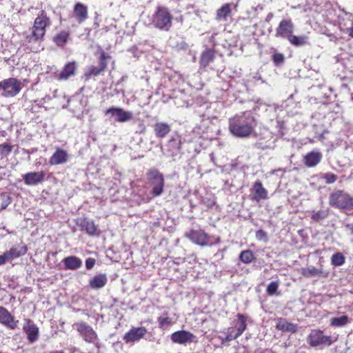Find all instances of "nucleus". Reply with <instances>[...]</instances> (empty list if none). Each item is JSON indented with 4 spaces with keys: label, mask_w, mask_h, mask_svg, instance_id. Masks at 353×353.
I'll return each instance as SVG.
<instances>
[{
    "label": "nucleus",
    "mask_w": 353,
    "mask_h": 353,
    "mask_svg": "<svg viewBox=\"0 0 353 353\" xmlns=\"http://www.w3.org/2000/svg\"><path fill=\"white\" fill-rule=\"evenodd\" d=\"M256 125L255 119L250 112L236 115L229 121V129L236 137H248Z\"/></svg>",
    "instance_id": "f257e3e1"
},
{
    "label": "nucleus",
    "mask_w": 353,
    "mask_h": 353,
    "mask_svg": "<svg viewBox=\"0 0 353 353\" xmlns=\"http://www.w3.org/2000/svg\"><path fill=\"white\" fill-rule=\"evenodd\" d=\"M237 321L234 326L229 327L219 332L218 339L222 345L230 342L239 337L247 328L246 317L241 314H237Z\"/></svg>",
    "instance_id": "f03ea898"
},
{
    "label": "nucleus",
    "mask_w": 353,
    "mask_h": 353,
    "mask_svg": "<svg viewBox=\"0 0 353 353\" xmlns=\"http://www.w3.org/2000/svg\"><path fill=\"white\" fill-rule=\"evenodd\" d=\"M50 25V19L45 11L42 10L34 19L32 32L26 36L28 43L41 40L46 33V28Z\"/></svg>",
    "instance_id": "7ed1b4c3"
},
{
    "label": "nucleus",
    "mask_w": 353,
    "mask_h": 353,
    "mask_svg": "<svg viewBox=\"0 0 353 353\" xmlns=\"http://www.w3.org/2000/svg\"><path fill=\"white\" fill-rule=\"evenodd\" d=\"M329 205L340 210H353V197L342 190H337L329 196Z\"/></svg>",
    "instance_id": "20e7f679"
},
{
    "label": "nucleus",
    "mask_w": 353,
    "mask_h": 353,
    "mask_svg": "<svg viewBox=\"0 0 353 353\" xmlns=\"http://www.w3.org/2000/svg\"><path fill=\"white\" fill-rule=\"evenodd\" d=\"M148 183L152 188L151 194L154 196H161L164 192L165 179L163 173L157 168H151L146 173Z\"/></svg>",
    "instance_id": "39448f33"
},
{
    "label": "nucleus",
    "mask_w": 353,
    "mask_h": 353,
    "mask_svg": "<svg viewBox=\"0 0 353 353\" xmlns=\"http://www.w3.org/2000/svg\"><path fill=\"white\" fill-rule=\"evenodd\" d=\"M172 16L168 8L159 6L153 15L154 26L162 30H168L172 26Z\"/></svg>",
    "instance_id": "423d86ee"
},
{
    "label": "nucleus",
    "mask_w": 353,
    "mask_h": 353,
    "mask_svg": "<svg viewBox=\"0 0 353 353\" xmlns=\"http://www.w3.org/2000/svg\"><path fill=\"white\" fill-rule=\"evenodd\" d=\"M185 236L192 243L200 246H212L220 242V238L216 237L215 241H212V236H209L203 230H191L185 233Z\"/></svg>",
    "instance_id": "0eeeda50"
},
{
    "label": "nucleus",
    "mask_w": 353,
    "mask_h": 353,
    "mask_svg": "<svg viewBox=\"0 0 353 353\" xmlns=\"http://www.w3.org/2000/svg\"><path fill=\"white\" fill-rule=\"evenodd\" d=\"M335 341L331 336L325 335L322 330L318 329L312 330L307 337L308 344L312 347L330 346Z\"/></svg>",
    "instance_id": "6e6552de"
},
{
    "label": "nucleus",
    "mask_w": 353,
    "mask_h": 353,
    "mask_svg": "<svg viewBox=\"0 0 353 353\" xmlns=\"http://www.w3.org/2000/svg\"><path fill=\"white\" fill-rule=\"evenodd\" d=\"M75 328L83 339L90 343H95L98 341V336L91 326L84 322H77L74 324Z\"/></svg>",
    "instance_id": "1a4fd4ad"
},
{
    "label": "nucleus",
    "mask_w": 353,
    "mask_h": 353,
    "mask_svg": "<svg viewBox=\"0 0 353 353\" xmlns=\"http://www.w3.org/2000/svg\"><path fill=\"white\" fill-rule=\"evenodd\" d=\"M105 116L110 119L114 118L116 121L124 123L130 121L133 118V113L130 111H125L121 108L111 107L105 110Z\"/></svg>",
    "instance_id": "9d476101"
},
{
    "label": "nucleus",
    "mask_w": 353,
    "mask_h": 353,
    "mask_svg": "<svg viewBox=\"0 0 353 353\" xmlns=\"http://www.w3.org/2000/svg\"><path fill=\"white\" fill-rule=\"evenodd\" d=\"M21 90V83L15 78H9L3 80V92L2 96L4 97H13Z\"/></svg>",
    "instance_id": "9b49d317"
},
{
    "label": "nucleus",
    "mask_w": 353,
    "mask_h": 353,
    "mask_svg": "<svg viewBox=\"0 0 353 353\" xmlns=\"http://www.w3.org/2000/svg\"><path fill=\"white\" fill-rule=\"evenodd\" d=\"M148 330L145 327H132L123 336V340L126 343H134L143 339Z\"/></svg>",
    "instance_id": "f8f14e48"
},
{
    "label": "nucleus",
    "mask_w": 353,
    "mask_h": 353,
    "mask_svg": "<svg viewBox=\"0 0 353 353\" xmlns=\"http://www.w3.org/2000/svg\"><path fill=\"white\" fill-rule=\"evenodd\" d=\"M170 338L173 343L179 344H185L196 341V336L186 330L176 331L171 334Z\"/></svg>",
    "instance_id": "ddd939ff"
},
{
    "label": "nucleus",
    "mask_w": 353,
    "mask_h": 353,
    "mask_svg": "<svg viewBox=\"0 0 353 353\" xmlns=\"http://www.w3.org/2000/svg\"><path fill=\"white\" fill-rule=\"evenodd\" d=\"M294 30V24L290 19H283L276 30V36L288 39Z\"/></svg>",
    "instance_id": "4468645a"
},
{
    "label": "nucleus",
    "mask_w": 353,
    "mask_h": 353,
    "mask_svg": "<svg viewBox=\"0 0 353 353\" xmlns=\"http://www.w3.org/2000/svg\"><path fill=\"white\" fill-rule=\"evenodd\" d=\"M77 70V63L75 61L68 62L65 65L63 70L57 74L56 78L59 81L68 80L75 75Z\"/></svg>",
    "instance_id": "2eb2a0df"
},
{
    "label": "nucleus",
    "mask_w": 353,
    "mask_h": 353,
    "mask_svg": "<svg viewBox=\"0 0 353 353\" xmlns=\"http://www.w3.org/2000/svg\"><path fill=\"white\" fill-rule=\"evenodd\" d=\"M18 322L8 310H0V323L9 329L14 330L17 327Z\"/></svg>",
    "instance_id": "dca6fc26"
},
{
    "label": "nucleus",
    "mask_w": 353,
    "mask_h": 353,
    "mask_svg": "<svg viewBox=\"0 0 353 353\" xmlns=\"http://www.w3.org/2000/svg\"><path fill=\"white\" fill-rule=\"evenodd\" d=\"M77 224L81 228V230L85 231L89 235L95 234L97 230V226L95 225L94 222L88 218L78 219Z\"/></svg>",
    "instance_id": "f3484780"
},
{
    "label": "nucleus",
    "mask_w": 353,
    "mask_h": 353,
    "mask_svg": "<svg viewBox=\"0 0 353 353\" xmlns=\"http://www.w3.org/2000/svg\"><path fill=\"white\" fill-rule=\"evenodd\" d=\"M44 177L45 173L43 172H32L25 174L23 179L26 185H34L41 183Z\"/></svg>",
    "instance_id": "a211bd4d"
},
{
    "label": "nucleus",
    "mask_w": 353,
    "mask_h": 353,
    "mask_svg": "<svg viewBox=\"0 0 353 353\" xmlns=\"http://www.w3.org/2000/svg\"><path fill=\"white\" fill-rule=\"evenodd\" d=\"M276 329L283 332L295 333L297 332L298 325L288 321L286 319L283 318H279L276 319Z\"/></svg>",
    "instance_id": "6ab92c4d"
},
{
    "label": "nucleus",
    "mask_w": 353,
    "mask_h": 353,
    "mask_svg": "<svg viewBox=\"0 0 353 353\" xmlns=\"http://www.w3.org/2000/svg\"><path fill=\"white\" fill-rule=\"evenodd\" d=\"M323 155L319 151H312L306 154L304 157V163L308 168H312L319 164Z\"/></svg>",
    "instance_id": "aec40b11"
},
{
    "label": "nucleus",
    "mask_w": 353,
    "mask_h": 353,
    "mask_svg": "<svg viewBox=\"0 0 353 353\" xmlns=\"http://www.w3.org/2000/svg\"><path fill=\"white\" fill-rule=\"evenodd\" d=\"M253 190L254 194L252 199L256 201L265 200L268 199V191L263 188L262 183L260 181H256L253 185Z\"/></svg>",
    "instance_id": "412c9836"
},
{
    "label": "nucleus",
    "mask_w": 353,
    "mask_h": 353,
    "mask_svg": "<svg viewBox=\"0 0 353 353\" xmlns=\"http://www.w3.org/2000/svg\"><path fill=\"white\" fill-rule=\"evenodd\" d=\"M339 29L342 33H347L349 29L353 26L352 16L347 13L339 17L338 21Z\"/></svg>",
    "instance_id": "4be33fe9"
},
{
    "label": "nucleus",
    "mask_w": 353,
    "mask_h": 353,
    "mask_svg": "<svg viewBox=\"0 0 353 353\" xmlns=\"http://www.w3.org/2000/svg\"><path fill=\"white\" fill-rule=\"evenodd\" d=\"M74 14L79 23H82L88 19V8L81 3H77L74 7Z\"/></svg>",
    "instance_id": "5701e85b"
},
{
    "label": "nucleus",
    "mask_w": 353,
    "mask_h": 353,
    "mask_svg": "<svg viewBox=\"0 0 353 353\" xmlns=\"http://www.w3.org/2000/svg\"><path fill=\"white\" fill-rule=\"evenodd\" d=\"M68 153L62 149H57L50 157L49 163L51 165H59L64 163L68 160Z\"/></svg>",
    "instance_id": "b1692460"
},
{
    "label": "nucleus",
    "mask_w": 353,
    "mask_h": 353,
    "mask_svg": "<svg viewBox=\"0 0 353 353\" xmlns=\"http://www.w3.org/2000/svg\"><path fill=\"white\" fill-rule=\"evenodd\" d=\"M27 251L28 249L26 245H18L17 247L12 248L10 250L4 253L9 261L24 255Z\"/></svg>",
    "instance_id": "393cba45"
},
{
    "label": "nucleus",
    "mask_w": 353,
    "mask_h": 353,
    "mask_svg": "<svg viewBox=\"0 0 353 353\" xmlns=\"http://www.w3.org/2000/svg\"><path fill=\"white\" fill-rule=\"evenodd\" d=\"M62 262L66 270H77L82 265V261L76 256H69L64 258Z\"/></svg>",
    "instance_id": "a878e982"
},
{
    "label": "nucleus",
    "mask_w": 353,
    "mask_h": 353,
    "mask_svg": "<svg viewBox=\"0 0 353 353\" xmlns=\"http://www.w3.org/2000/svg\"><path fill=\"white\" fill-rule=\"evenodd\" d=\"M181 141L180 137L172 138L169 140L167 147L168 155L174 157L180 152Z\"/></svg>",
    "instance_id": "bb28decb"
},
{
    "label": "nucleus",
    "mask_w": 353,
    "mask_h": 353,
    "mask_svg": "<svg viewBox=\"0 0 353 353\" xmlns=\"http://www.w3.org/2000/svg\"><path fill=\"white\" fill-rule=\"evenodd\" d=\"M171 131L169 124L165 122H157L154 125V132L157 137L163 138Z\"/></svg>",
    "instance_id": "cd10ccee"
},
{
    "label": "nucleus",
    "mask_w": 353,
    "mask_h": 353,
    "mask_svg": "<svg viewBox=\"0 0 353 353\" xmlns=\"http://www.w3.org/2000/svg\"><path fill=\"white\" fill-rule=\"evenodd\" d=\"M108 279L105 274H99L90 279V286L93 289L102 288L105 285Z\"/></svg>",
    "instance_id": "c85d7f7f"
},
{
    "label": "nucleus",
    "mask_w": 353,
    "mask_h": 353,
    "mask_svg": "<svg viewBox=\"0 0 353 353\" xmlns=\"http://www.w3.org/2000/svg\"><path fill=\"white\" fill-rule=\"evenodd\" d=\"M27 338L29 342L33 343L37 340L39 336V329L34 324L28 325L25 329Z\"/></svg>",
    "instance_id": "c756f323"
},
{
    "label": "nucleus",
    "mask_w": 353,
    "mask_h": 353,
    "mask_svg": "<svg viewBox=\"0 0 353 353\" xmlns=\"http://www.w3.org/2000/svg\"><path fill=\"white\" fill-rule=\"evenodd\" d=\"M230 13V5L229 3L224 4L221 8L217 10L216 19L219 21H226Z\"/></svg>",
    "instance_id": "7c9ffc66"
},
{
    "label": "nucleus",
    "mask_w": 353,
    "mask_h": 353,
    "mask_svg": "<svg viewBox=\"0 0 353 353\" xmlns=\"http://www.w3.org/2000/svg\"><path fill=\"white\" fill-rule=\"evenodd\" d=\"M350 319L347 315H341L337 317H333L330 319V325L332 327H343L350 323Z\"/></svg>",
    "instance_id": "2f4dec72"
},
{
    "label": "nucleus",
    "mask_w": 353,
    "mask_h": 353,
    "mask_svg": "<svg viewBox=\"0 0 353 353\" xmlns=\"http://www.w3.org/2000/svg\"><path fill=\"white\" fill-rule=\"evenodd\" d=\"M214 54L212 50H205L201 57L200 63L203 67L208 66L214 59Z\"/></svg>",
    "instance_id": "473e14b6"
},
{
    "label": "nucleus",
    "mask_w": 353,
    "mask_h": 353,
    "mask_svg": "<svg viewBox=\"0 0 353 353\" xmlns=\"http://www.w3.org/2000/svg\"><path fill=\"white\" fill-rule=\"evenodd\" d=\"M307 39L305 35L297 37L292 34L288 40L293 46H302L307 43Z\"/></svg>",
    "instance_id": "72a5a7b5"
},
{
    "label": "nucleus",
    "mask_w": 353,
    "mask_h": 353,
    "mask_svg": "<svg viewBox=\"0 0 353 353\" xmlns=\"http://www.w3.org/2000/svg\"><path fill=\"white\" fill-rule=\"evenodd\" d=\"M69 38V33L65 31H62L54 37L53 41L58 46H63L68 41Z\"/></svg>",
    "instance_id": "f704fd0d"
},
{
    "label": "nucleus",
    "mask_w": 353,
    "mask_h": 353,
    "mask_svg": "<svg viewBox=\"0 0 353 353\" xmlns=\"http://www.w3.org/2000/svg\"><path fill=\"white\" fill-rule=\"evenodd\" d=\"M254 259V254L250 250L242 251L239 255V259L244 263H250Z\"/></svg>",
    "instance_id": "c9c22d12"
},
{
    "label": "nucleus",
    "mask_w": 353,
    "mask_h": 353,
    "mask_svg": "<svg viewBox=\"0 0 353 353\" xmlns=\"http://www.w3.org/2000/svg\"><path fill=\"white\" fill-rule=\"evenodd\" d=\"M328 214V210H321L317 212H314L312 214L311 219L314 221L319 222L327 218Z\"/></svg>",
    "instance_id": "e433bc0d"
},
{
    "label": "nucleus",
    "mask_w": 353,
    "mask_h": 353,
    "mask_svg": "<svg viewBox=\"0 0 353 353\" xmlns=\"http://www.w3.org/2000/svg\"><path fill=\"white\" fill-rule=\"evenodd\" d=\"M332 264L334 266H341L345 263V256L341 252L334 254L331 258Z\"/></svg>",
    "instance_id": "4c0bfd02"
},
{
    "label": "nucleus",
    "mask_w": 353,
    "mask_h": 353,
    "mask_svg": "<svg viewBox=\"0 0 353 353\" xmlns=\"http://www.w3.org/2000/svg\"><path fill=\"white\" fill-rule=\"evenodd\" d=\"M321 271L313 266H309L302 269V274L304 276L310 277L312 276H318L321 274Z\"/></svg>",
    "instance_id": "58836bf2"
},
{
    "label": "nucleus",
    "mask_w": 353,
    "mask_h": 353,
    "mask_svg": "<svg viewBox=\"0 0 353 353\" xmlns=\"http://www.w3.org/2000/svg\"><path fill=\"white\" fill-rule=\"evenodd\" d=\"M111 57L105 53L104 51H101L99 57V68L104 71L107 67L108 60H110Z\"/></svg>",
    "instance_id": "ea45409f"
},
{
    "label": "nucleus",
    "mask_w": 353,
    "mask_h": 353,
    "mask_svg": "<svg viewBox=\"0 0 353 353\" xmlns=\"http://www.w3.org/2000/svg\"><path fill=\"white\" fill-rule=\"evenodd\" d=\"M12 146L7 143L0 144V157L3 159L7 157L12 152Z\"/></svg>",
    "instance_id": "a19ab883"
},
{
    "label": "nucleus",
    "mask_w": 353,
    "mask_h": 353,
    "mask_svg": "<svg viewBox=\"0 0 353 353\" xmlns=\"http://www.w3.org/2000/svg\"><path fill=\"white\" fill-rule=\"evenodd\" d=\"M159 327L163 330L168 328L173 324L172 319L168 316H160L158 319Z\"/></svg>",
    "instance_id": "79ce46f5"
},
{
    "label": "nucleus",
    "mask_w": 353,
    "mask_h": 353,
    "mask_svg": "<svg viewBox=\"0 0 353 353\" xmlns=\"http://www.w3.org/2000/svg\"><path fill=\"white\" fill-rule=\"evenodd\" d=\"M0 197H1V210H4L11 203L12 198L7 193H2V194H1Z\"/></svg>",
    "instance_id": "37998d69"
},
{
    "label": "nucleus",
    "mask_w": 353,
    "mask_h": 353,
    "mask_svg": "<svg viewBox=\"0 0 353 353\" xmlns=\"http://www.w3.org/2000/svg\"><path fill=\"white\" fill-rule=\"evenodd\" d=\"M322 179L325 180V183L332 184L336 181L338 176L333 173L326 172L323 174Z\"/></svg>",
    "instance_id": "c03bdc74"
},
{
    "label": "nucleus",
    "mask_w": 353,
    "mask_h": 353,
    "mask_svg": "<svg viewBox=\"0 0 353 353\" xmlns=\"http://www.w3.org/2000/svg\"><path fill=\"white\" fill-rule=\"evenodd\" d=\"M279 288V282L278 281H272L270 283L267 287V292L269 295H274L276 294Z\"/></svg>",
    "instance_id": "a18cd8bd"
},
{
    "label": "nucleus",
    "mask_w": 353,
    "mask_h": 353,
    "mask_svg": "<svg viewBox=\"0 0 353 353\" xmlns=\"http://www.w3.org/2000/svg\"><path fill=\"white\" fill-rule=\"evenodd\" d=\"M101 72H103L99 67H95L93 65L88 68V72L85 73L86 76H98Z\"/></svg>",
    "instance_id": "49530a36"
},
{
    "label": "nucleus",
    "mask_w": 353,
    "mask_h": 353,
    "mask_svg": "<svg viewBox=\"0 0 353 353\" xmlns=\"http://www.w3.org/2000/svg\"><path fill=\"white\" fill-rule=\"evenodd\" d=\"M256 238L259 241L267 242L268 241V234L263 230H259L256 232Z\"/></svg>",
    "instance_id": "de8ad7c7"
},
{
    "label": "nucleus",
    "mask_w": 353,
    "mask_h": 353,
    "mask_svg": "<svg viewBox=\"0 0 353 353\" xmlns=\"http://www.w3.org/2000/svg\"><path fill=\"white\" fill-rule=\"evenodd\" d=\"M272 59L276 65H280L284 61V56L281 53H274Z\"/></svg>",
    "instance_id": "09e8293b"
},
{
    "label": "nucleus",
    "mask_w": 353,
    "mask_h": 353,
    "mask_svg": "<svg viewBox=\"0 0 353 353\" xmlns=\"http://www.w3.org/2000/svg\"><path fill=\"white\" fill-rule=\"evenodd\" d=\"M95 259L93 258H88L85 261V267L88 270L92 269L95 264Z\"/></svg>",
    "instance_id": "8fccbe9b"
},
{
    "label": "nucleus",
    "mask_w": 353,
    "mask_h": 353,
    "mask_svg": "<svg viewBox=\"0 0 353 353\" xmlns=\"http://www.w3.org/2000/svg\"><path fill=\"white\" fill-rule=\"evenodd\" d=\"M328 38L330 41H332L334 43H337L339 41V37H337L333 33H329Z\"/></svg>",
    "instance_id": "3c124183"
},
{
    "label": "nucleus",
    "mask_w": 353,
    "mask_h": 353,
    "mask_svg": "<svg viewBox=\"0 0 353 353\" xmlns=\"http://www.w3.org/2000/svg\"><path fill=\"white\" fill-rule=\"evenodd\" d=\"M6 261H8V260L7 259L5 253L0 255V265L6 263Z\"/></svg>",
    "instance_id": "603ef678"
},
{
    "label": "nucleus",
    "mask_w": 353,
    "mask_h": 353,
    "mask_svg": "<svg viewBox=\"0 0 353 353\" xmlns=\"http://www.w3.org/2000/svg\"><path fill=\"white\" fill-rule=\"evenodd\" d=\"M256 147L257 148H259V149H261V150H265V149L269 148L268 145H263L262 143H260V142H256Z\"/></svg>",
    "instance_id": "864d4df0"
},
{
    "label": "nucleus",
    "mask_w": 353,
    "mask_h": 353,
    "mask_svg": "<svg viewBox=\"0 0 353 353\" xmlns=\"http://www.w3.org/2000/svg\"><path fill=\"white\" fill-rule=\"evenodd\" d=\"M350 37L353 38V26L349 29L347 33Z\"/></svg>",
    "instance_id": "5fc2aeb1"
},
{
    "label": "nucleus",
    "mask_w": 353,
    "mask_h": 353,
    "mask_svg": "<svg viewBox=\"0 0 353 353\" xmlns=\"http://www.w3.org/2000/svg\"><path fill=\"white\" fill-rule=\"evenodd\" d=\"M273 17V14L270 12L268 15H267V17H266V21H270Z\"/></svg>",
    "instance_id": "6e6d98bb"
},
{
    "label": "nucleus",
    "mask_w": 353,
    "mask_h": 353,
    "mask_svg": "<svg viewBox=\"0 0 353 353\" xmlns=\"http://www.w3.org/2000/svg\"><path fill=\"white\" fill-rule=\"evenodd\" d=\"M215 204V201L214 200L210 201L207 204L208 208H212Z\"/></svg>",
    "instance_id": "4d7b16f0"
},
{
    "label": "nucleus",
    "mask_w": 353,
    "mask_h": 353,
    "mask_svg": "<svg viewBox=\"0 0 353 353\" xmlns=\"http://www.w3.org/2000/svg\"><path fill=\"white\" fill-rule=\"evenodd\" d=\"M0 90L3 91V80L0 82Z\"/></svg>",
    "instance_id": "13d9d810"
},
{
    "label": "nucleus",
    "mask_w": 353,
    "mask_h": 353,
    "mask_svg": "<svg viewBox=\"0 0 353 353\" xmlns=\"http://www.w3.org/2000/svg\"><path fill=\"white\" fill-rule=\"evenodd\" d=\"M50 353H64V352L63 350H60V351H52V352H50Z\"/></svg>",
    "instance_id": "bf43d9fd"
},
{
    "label": "nucleus",
    "mask_w": 353,
    "mask_h": 353,
    "mask_svg": "<svg viewBox=\"0 0 353 353\" xmlns=\"http://www.w3.org/2000/svg\"><path fill=\"white\" fill-rule=\"evenodd\" d=\"M330 33L328 30H326L323 32L324 34H325L328 37V34Z\"/></svg>",
    "instance_id": "052dcab7"
},
{
    "label": "nucleus",
    "mask_w": 353,
    "mask_h": 353,
    "mask_svg": "<svg viewBox=\"0 0 353 353\" xmlns=\"http://www.w3.org/2000/svg\"><path fill=\"white\" fill-rule=\"evenodd\" d=\"M96 346H97V347H99V345L98 343H96Z\"/></svg>",
    "instance_id": "680f3d73"
},
{
    "label": "nucleus",
    "mask_w": 353,
    "mask_h": 353,
    "mask_svg": "<svg viewBox=\"0 0 353 353\" xmlns=\"http://www.w3.org/2000/svg\"><path fill=\"white\" fill-rule=\"evenodd\" d=\"M352 100L353 101V94H352Z\"/></svg>",
    "instance_id": "e2e57ef3"
},
{
    "label": "nucleus",
    "mask_w": 353,
    "mask_h": 353,
    "mask_svg": "<svg viewBox=\"0 0 353 353\" xmlns=\"http://www.w3.org/2000/svg\"><path fill=\"white\" fill-rule=\"evenodd\" d=\"M0 309H4L3 307L0 306Z\"/></svg>",
    "instance_id": "0e129e2a"
}]
</instances>
